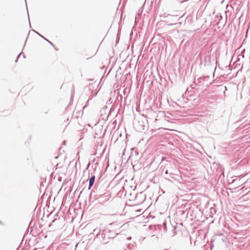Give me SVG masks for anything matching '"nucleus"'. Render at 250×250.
Returning a JSON list of instances; mask_svg holds the SVG:
<instances>
[{
	"instance_id": "1",
	"label": "nucleus",
	"mask_w": 250,
	"mask_h": 250,
	"mask_svg": "<svg viewBox=\"0 0 250 250\" xmlns=\"http://www.w3.org/2000/svg\"><path fill=\"white\" fill-rule=\"evenodd\" d=\"M94 181H95V176L93 175L90 178V179L89 180V188H88L89 189H90L91 187L93 186V185L94 183Z\"/></svg>"
}]
</instances>
